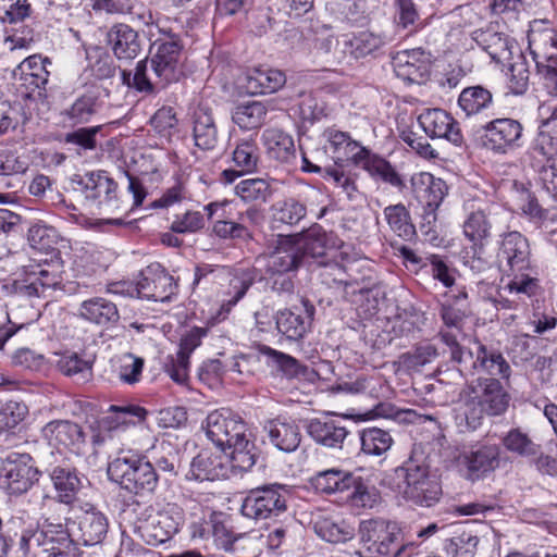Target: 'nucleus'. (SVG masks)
<instances>
[{"label":"nucleus","mask_w":557,"mask_h":557,"mask_svg":"<svg viewBox=\"0 0 557 557\" xmlns=\"http://www.w3.org/2000/svg\"><path fill=\"white\" fill-rule=\"evenodd\" d=\"M107 473L110 481L135 495L152 494L159 483L153 463L132 451L120 453L109 462Z\"/></svg>","instance_id":"nucleus-1"},{"label":"nucleus","mask_w":557,"mask_h":557,"mask_svg":"<svg viewBox=\"0 0 557 557\" xmlns=\"http://www.w3.org/2000/svg\"><path fill=\"white\" fill-rule=\"evenodd\" d=\"M360 557H399L405 549L397 522L381 518L364 520L359 525Z\"/></svg>","instance_id":"nucleus-2"},{"label":"nucleus","mask_w":557,"mask_h":557,"mask_svg":"<svg viewBox=\"0 0 557 557\" xmlns=\"http://www.w3.org/2000/svg\"><path fill=\"white\" fill-rule=\"evenodd\" d=\"M290 490L283 484H264L249 490L242 502L240 512L255 521L276 519L287 511Z\"/></svg>","instance_id":"nucleus-3"},{"label":"nucleus","mask_w":557,"mask_h":557,"mask_svg":"<svg viewBox=\"0 0 557 557\" xmlns=\"http://www.w3.org/2000/svg\"><path fill=\"white\" fill-rule=\"evenodd\" d=\"M395 473L403 480L398 487L406 499L425 507L438 500L442 488L437 480L430 475L426 465L409 460L397 468Z\"/></svg>","instance_id":"nucleus-4"},{"label":"nucleus","mask_w":557,"mask_h":557,"mask_svg":"<svg viewBox=\"0 0 557 557\" xmlns=\"http://www.w3.org/2000/svg\"><path fill=\"white\" fill-rule=\"evenodd\" d=\"M458 374L463 377L479 374V376L508 381L511 367L498 349L476 342L471 351L463 355L462 367Z\"/></svg>","instance_id":"nucleus-5"},{"label":"nucleus","mask_w":557,"mask_h":557,"mask_svg":"<svg viewBox=\"0 0 557 557\" xmlns=\"http://www.w3.org/2000/svg\"><path fill=\"white\" fill-rule=\"evenodd\" d=\"M49 478L57 492V496L52 497L45 492H34L33 497L38 498L39 510L44 511L55 503L64 505H73L77 500V494L84 488L87 479L79 475L75 468L70 466H54L48 469Z\"/></svg>","instance_id":"nucleus-6"},{"label":"nucleus","mask_w":557,"mask_h":557,"mask_svg":"<svg viewBox=\"0 0 557 557\" xmlns=\"http://www.w3.org/2000/svg\"><path fill=\"white\" fill-rule=\"evenodd\" d=\"M414 198L422 208V227L432 231L437 220V209L447 195L446 183L430 173L421 172L411 177Z\"/></svg>","instance_id":"nucleus-7"},{"label":"nucleus","mask_w":557,"mask_h":557,"mask_svg":"<svg viewBox=\"0 0 557 557\" xmlns=\"http://www.w3.org/2000/svg\"><path fill=\"white\" fill-rule=\"evenodd\" d=\"M40 474L30 455L11 453L2 463L0 485L11 495H22L30 490Z\"/></svg>","instance_id":"nucleus-8"},{"label":"nucleus","mask_w":557,"mask_h":557,"mask_svg":"<svg viewBox=\"0 0 557 557\" xmlns=\"http://www.w3.org/2000/svg\"><path fill=\"white\" fill-rule=\"evenodd\" d=\"M247 433L245 421L228 409L214 410L206 419L207 437L222 451L243 440Z\"/></svg>","instance_id":"nucleus-9"},{"label":"nucleus","mask_w":557,"mask_h":557,"mask_svg":"<svg viewBox=\"0 0 557 557\" xmlns=\"http://www.w3.org/2000/svg\"><path fill=\"white\" fill-rule=\"evenodd\" d=\"M522 124L515 119H495L483 126L482 144L485 148L506 154L521 147Z\"/></svg>","instance_id":"nucleus-10"},{"label":"nucleus","mask_w":557,"mask_h":557,"mask_svg":"<svg viewBox=\"0 0 557 557\" xmlns=\"http://www.w3.org/2000/svg\"><path fill=\"white\" fill-rule=\"evenodd\" d=\"M183 517L176 506L158 511L135 528L138 536L148 545L158 546L168 542L180 530Z\"/></svg>","instance_id":"nucleus-11"},{"label":"nucleus","mask_w":557,"mask_h":557,"mask_svg":"<svg viewBox=\"0 0 557 557\" xmlns=\"http://www.w3.org/2000/svg\"><path fill=\"white\" fill-rule=\"evenodd\" d=\"M497 260L506 272L531 270V248L528 238L518 231L500 235Z\"/></svg>","instance_id":"nucleus-12"},{"label":"nucleus","mask_w":557,"mask_h":557,"mask_svg":"<svg viewBox=\"0 0 557 557\" xmlns=\"http://www.w3.org/2000/svg\"><path fill=\"white\" fill-rule=\"evenodd\" d=\"M177 284L160 263H151L140 272L137 295L148 300L165 302L176 294Z\"/></svg>","instance_id":"nucleus-13"},{"label":"nucleus","mask_w":557,"mask_h":557,"mask_svg":"<svg viewBox=\"0 0 557 557\" xmlns=\"http://www.w3.org/2000/svg\"><path fill=\"white\" fill-rule=\"evenodd\" d=\"M44 438L58 450H67L75 455L85 451L86 434L83 428L71 420H52L41 430Z\"/></svg>","instance_id":"nucleus-14"},{"label":"nucleus","mask_w":557,"mask_h":557,"mask_svg":"<svg viewBox=\"0 0 557 557\" xmlns=\"http://www.w3.org/2000/svg\"><path fill=\"white\" fill-rule=\"evenodd\" d=\"M469 389L485 408L487 416L499 417L507 411L511 397L499 379L478 376L471 381Z\"/></svg>","instance_id":"nucleus-15"},{"label":"nucleus","mask_w":557,"mask_h":557,"mask_svg":"<svg viewBox=\"0 0 557 557\" xmlns=\"http://www.w3.org/2000/svg\"><path fill=\"white\" fill-rule=\"evenodd\" d=\"M156 51L151 55V66L156 67L157 77L171 83L181 77L182 45L176 35L171 34L169 40H156L152 45Z\"/></svg>","instance_id":"nucleus-16"},{"label":"nucleus","mask_w":557,"mask_h":557,"mask_svg":"<svg viewBox=\"0 0 557 557\" xmlns=\"http://www.w3.org/2000/svg\"><path fill=\"white\" fill-rule=\"evenodd\" d=\"M59 261L48 263L46 260L25 268L28 276L26 283L15 282V290L25 296H41L47 289H54L62 282Z\"/></svg>","instance_id":"nucleus-17"},{"label":"nucleus","mask_w":557,"mask_h":557,"mask_svg":"<svg viewBox=\"0 0 557 557\" xmlns=\"http://www.w3.org/2000/svg\"><path fill=\"white\" fill-rule=\"evenodd\" d=\"M290 236L296 247L299 248L305 264L310 259L323 258L327 249L339 248L343 244L335 234L325 232L319 224H313L306 231Z\"/></svg>","instance_id":"nucleus-18"},{"label":"nucleus","mask_w":557,"mask_h":557,"mask_svg":"<svg viewBox=\"0 0 557 557\" xmlns=\"http://www.w3.org/2000/svg\"><path fill=\"white\" fill-rule=\"evenodd\" d=\"M418 123L431 138H442L461 146L463 136L459 123L443 109H426L418 117Z\"/></svg>","instance_id":"nucleus-19"},{"label":"nucleus","mask_w":557,"mask_h":557,"mask_svg":"<svg viewBox=\"0 0 557 557\" xmlns=\"http://www.w3.org/2000/svg\"><path fill=\"white\" fill-rule=\"evenodd\" d=\"M78 509L81 513L75 516L79 532L78 540L85 546L101 544L108 534V518L89 503H84Z\"/></svg>","instance_id":"nucleus-20"},{"label":"nucleus","mask_w":557,"mask_h":557,"mask_svg":"<svg viewBox=\"0 0 557 557\" xmlns=\"http://www.w3.org/2000/svg\"><path fill=\"white\" fill-rule=\"evenodd\" d=\"M193 537L212 539L215 545L224 550H231L237 535L227 525L223 512L209 511L201 522L193 523Z\"/></svg>","instance_id":"nucleus-21"},{"label":"nucleus","mask_w":557,"mask_h":557,"mask_svg":"<svg viewBox=\"0 0 557 557\" xmlns=\"http://www.w3.org/2000/svg\"><path fill=\"white\" fill-rule=\"evenodd\" d=\"M394 71L403 81L422 83L430 74V53L423 49H412L397 52L393 59Z\"/></svg>","instance_id":"nucleus-22"},{"label":"nucleus","mask_w":557,"mask_h":557,"mask_svg":"<svg viewBox=\"0 0 557 557\" xmlns=\"http://www.w3.org/2000/svg\"><path fill=\"white\" fill-rule=\"evenodd\" d=\"M304 264L293 237L280 236L274 250L267 257L265 271L269 274H285L297 271Z\"/></svg>","instance_id":"nucleus-23"},{"label":"nucleus","mask_w":557,"mask_h":557,"mask_svg":"<svg viewBox=\"0 0 557 557\" xmlns=\"http://www.w3.org/2000/svg\"><path fill=\"white\" fill-rule=\"evenodd\" d=\"M185 476L187 480L200 482L226 479L230 476L226 457L222 454L202 450L191 460Z\"/></svg>","instance_id":"nucleus-24"},{"label":"nucleus","mask_w":557,"mask_h":557,"mask_svg":"<svg viewBox=\"0 0 557 557\" xmlns=\"http://www.w3.org/2000/svg\"><path fill=\"white\" fill-rule=\"evenodd\" d=\"M302 306L304 312L285 309L276 314V327L289 341L301 339L311 326L314 306L306 299H302Z\"/></svg>","instance_id":"nucleus-25"},{"label":"nucleus","mask_w":557,"mask_h":557,"mask_svg":"<svg viewBox=\"0 0 557 557\" xmlns=\"http://www.w3.org/2000/svg\"><path fill=\"white\" fill-rule=\"evenodd\" d=\"M77 315L86 322L104 329L114 327L120 321L116 305L104 297H92L84 300L78 307Z\"/></svg>","instance_id":"nucleus-26"},{"label":"nucleus","mask_w":557,"mask_h":557,"mask_svg":"<svg viewBox=\"0 0 557 557\" xmlns=\"http://www.w3.org/2000/svg\"><path fill=\"white\" fill-rule=\"evenodd\" d=\"M7 532L14 539H18L17 544L20 550L24 555H28L37 548L45 552V543L41 528L33 522L26 520L22 516H13L5 523Z\"/></svg>","instance_id":"nucleus-27"},{"label":"nucleus","mask_w":557,"mask_h":557,"mask_svg":"<svg viewBox=\"0 0 557 557\" xmlns=\"http://www.w3.org/2000/svg\"><path fill=\"white\" fill-rule=\"evenodd\" d=\"M306 430L317 444L327 448H342L349 433L338 420L327 417L309 420Z\"/></svg>","instance_id":"nucleus-28"},{"label":"nucleus","mask_w":557,"mask_h":557,"mask_svg":"<svg viewBox=\"0 0 557 557\" xmlns=\"http://www.w3.org/2000/svg\"><path fill=\"white\" fill-rule=\"evenodd\" d=\"M107 40L119 60H133L141 51V40L138 33L127 24L113 25L107 34Z\"/></svg>","instance_id":"nucleus-29"},{"label":"nucleus","mask_w":557,"mask_h":557,"mask_svg":"<svg viewBox=\"0 0 557 557\" xmlns=\"http://www.w3.org/2000/svg\"><path fill=\"white\" fill-rule=\"evenodd\" d=\"M270 443L284 453L295 451L301 442V433L297 423L293 420L273 419L264 424Z\"/></svg>","instance_id":"nucleus-30"},{"label":"nucleus","mask_w":557,"mask_h":557,"mask_svg":"<svg viewBox=\"0 0 557 557\" xmlns=\"http://www.w3.org/2000/svg\"><path fill=\"white\" fill-rule=\"evenodd\" d=\"M47 65H51V61L48 58L34 54L26 58L14 71V76H18L21 85L26 89H38V95L41 96V90L46 89V85L49 82V71Z\"/></svg>","instance_id":"nucleus-31"},{"label":"nucleus","mask_w":557,"mask_h":557,"mask_svg":"<svg viewBox=\"0 0 557 557\" xmlns=\"http://www.w3.org/2000/svg\"><path fill=\"white\" fill-rule=\"evenodd\" d=\"M195 146L205 151L214 150L220 141L218 126L209 108L199 106L193 113Z\"/></svg>","instance_id":"nucleus-32"},{"label":"nucleus","mask_w":557,"mask_h":557,"mask_svg":"<svg viewBox=\"0 0 557 557\" xmlns=\"http://www.w3.org/2000/svg\"><path fill=\"white\" fill-rule=\"evenodd\" d=\"M233 162L239 170L227 169L222 172L224 183L231 184L244 174L253 173L258 169L259 149L253 140H242L233 151Z\"/></svg>","instance_id":"nucleus-33"},{"label":"nucleus","mask_w":557,"mask_h":557,"mask_svg":"<svg viewBox=\"0 0 557 557\" xmlns=\"http://www.w3.org/2000/svg\"><path fill=\"white\" fill-rule=\"evenodd\" d=\"M122 82L128 87L145 94H153L170 84L161 77H157L156 67L151 66L148 59L137 63L134 74L126 70L122 71Z\"/></svg>","instance_id":"nucleus-34"},{"label":"nucleus","mask_w":557,"mask_h":557,"mask_svg":"<svg viewBox=\"0 0 557 557\" xmlns=\"http://www.w3.org/2000/svg\"><path fill=\"white\" fill-rule=\"evenodd\" d=\"M148 411L137 405H111L108 414L100 419V426L106 432L124 431L146 420Z\"/></svg>","instance_id":"nucleus-35"},{"label":"nucleus","mask_w":557,"mask_h":557,"mask_svg":"<svg viewBox=\"0 0 557 557\" xmlns=\"http://www.w3.org/2000/svg\"><path fill=\"white\" fill-rule=\"evenodd\" d=\"M86 199L98 200L99 206H110L116 198L117 184L106 172H92L78 181Z\"/></svg>","instance_id":"nucleus-36"},{"label":"nucleus","mask_w":557,"mask_h":557,"mask_svg":"<svg viewBox=\"0 0 557 557\" xmlns=\"http://www.w3.org/2000/svg\"><path fill=\"white\" fill-rule=\"evenodd\" d=\"M461 460L468 470V476L476 480L498 467L499 448L496 445H484L475 450L463 453Z\"/></svg>","instance_id":"nucleus-37"},{"label":"nucleus","mask_w":557,"mask_h":557,"mask_svg":"<svg viewBox=\"0 0 557 557\" xmlns=\"http://www.w3.org/2000/svg\"><path fill=\"white\" fill-rule=\"evenodd\" d=\"M261 140L269 158L281 163H292L296 159L295 143L288 133L280 128H267Z\"/></svg>","instance_id":"nucleus-38"},{"label":"nucleus","mask_w":557,"mask_h":557,"mask_svg":"<svg viewBox=\"0 0 557 557\" xmlns=\"http://www.w3.org/2000/svg\"><path fill=\"white\" fill-rule=\"evenodd\" d=\"M359 158L355 162L356 166L362 168L372 177L380 178L394 187H403L404 182L400 175L395 171L388 161L373 153L370 149L359 150Z\"/></svg>","instance_id":"nucleus-39"},{"label":"nucleus","mask_w":557,"mask_h":557,"mask_svg":"<svg viewBox=\"0 0 557 557\" xmlns=\"http://www.w3.org/2000/svg\"><path fill=\"white\" fill-rule=\"evenodd\" d=\"M323 135L329 144V149L333 153L335 163H344L346 161H350L355 164L361 154L359 153V150H363L366 148L358 141L354 140L346 132H342L335 128H327Z\"/></svg>","instance_id":"nucleus-40"},{"label":"nucleus","mask_w":557,"mask_h":557,"mask_svg":"<svg viewBox=\"0 0 557 557\" xmlns=\"http://www.w3.org/2000/svg\"><path fill=\"white\" fill-rule=\"evenodd\" d=\"M228 459H226L231 472H246L250 470L257 460L258 449L255 442L250 438L248 432L228 448Z\"/></svg>","instance_id":"nucleus-41"},{"label":"nucleus","mask_w":557,"mask_h":557,"mask_svg":"<svg viewBox=\"0 0 557 557\" xmlns=\"http://www.w3.org/2000/svg\"><path fill=\"white\" fill-rule=\"evenodd\" d=\"M478 45L488 53L491 59L500 63L511 54V44L506 35L487 28L475 33L474 37Z\"/></svg>","instance_id":"nucleus-42"},{"label":"nucleus","mask_w":557,"mask_h":557,"mask_svg":"<svg viewBox=\"0 0 557 557\" xmlns=\"http://www.w3.org/2000/svg\"><path fill=\"white\" fill-rule=\"evenodd\" d=\"M355 482V475L337 469H329L319 472L312 479V485L320 493H345L350 491Z\"/></svg>","instance_id":"nucleus-43"},{"label":"nucleus","mask_w":557,"mask_h":557,"mask_svg":"<svg viewBox=\"0 0 557 557\" xmlns=\"http://www.w3.org/2000/svg\"><path fill=\"white\" fill-rule=\"evenodd\" d=\"M488 215L490 212L479 209L469 213L463 222V234L473 247L482 248L491 237L492 224Z\"/></svg>","instance_id":"nucleus-44"},{"label":"nucleus","mask_w":557,"mask_h":557,"mask_svg":"<svg viewBox=\"0 0 557 557\" xmlns=\"http://www.w3.org/2000/svg\"><path fill=\"white\" fill-rule=\"evenodd\" d=\"M313 530L318 536L330 543H345L354 536V528L348 523L336 522L330 517L320 516L313 522Z\"/></svg>","instance_id":"nucleus-45"},{"label":"nucleus","mask_w":557,"mask_h":557,"mask_svg":"<svg viewBox=\"0 0 557 557\" xmlns=\"http://www.w3.org/2000/svg\"><path fill=\"white\" fill-rule=\"evenodd\" d=\"M383 213L394 234L405 240L413 238L416 228L411 222L409 211L403 203L387 206Z\"/></svg>","instance_id":"nucleus-46"},{"label":"nucleus","mask_w":557,"mask_h":557,"mask_svg":"<svg viewBox=\"0 0 557 557\" xmlns=\"http://www.w3.org/2000/svg\"><path fill=\"white\" fill-rule=\"evenodd\" d=\"M286 83L285 74L275 69H258L248 77V87L255 94H273Z\"/></svg>","instance_id":"nucleus-47"},{"label":"nucleus","mask_w":557,"mask_h":557,"mask_svg":"<svg viewBox=\"0 0 557 557\" xmlns=\"http://www.w3.org/2000/svg\"><path fill=\"white\" fill-rule=\"evenodd\" d=\"M384 40L370 32H361L351 37L344 36L343 39V53H349L355 59L363 58L375 50H377Z\"/></svg>","instance_id":"nucleus-48"},{"label":"nucleus","mask_w":557,"mask_h":557,"mask_svg":"<svg viewBox=\"0 0 557 557\" xmlns=\"http://www.w3.org/2000/svg\"><path fill=\"white\" fill-rule=\"evenodd\" d=\"M99 109L98 96L92 91H87L75 99L71 107L65 110L64 115L73 124H85L91 121Z\"/></svg>","instance_id":"nucleus-49"},{"label":"nucleus","mask_w":557,"mask_h":557,"mask_svg":"<svg viewBox=\"0 0 557 557\" xmlns=\"http://www.w3.org/2000/svg\"><path fill=\"white\" fill-rule=\"evenodd\" d=\"M535 150L547 159L557 157V113L553 112L547 119H543L539 125L535 139Z\"/></svg>","instance_id":"nucleus-50"},{"label":"nucleus","mask_w":557,"mask_h":557,"mask_svg":"<svg viewBox=\"0 0 557 557\" xmlns=\"http://www.w3.org/2000/svg\"><path fill=\"white\" fill-rule=\"evenodd\" d=\"M261 355L267 356L275 364L277 371L287 379L306 376L308 367L301 364L296 358L282 351L275 350L269 346L262 345L259 348Z\"/></svg>","instance_id":"nucleus-51"},{"label":"nucleus","mask_w":557,"mask_h":557,"mask_svg":"<svg viewBox=\"0 0 557 557\" xmlns=\"http://www.w3.org/2000/svg\"><path fill=\"white\" fill-rule=\"evenodd\" d=\"M492 101V92L480 85L465 88L458 98V104L467 115L480 113L487 109Z\"/></svg>","instance_id":"nucleus-52"},{"label":"nucleus","mask_w":557,"mask_h":557,"mask_svg":"<svg viewBox=\"0 0 557 557\" xmlns=\"http://www.w3.org/2000/svg\"><path fill=\"white\" fill-rule=\"evenodd\" d=\"M502 443L508 451L525 458L535 457L541 450V445L520 428L509 430L502 438Z\"/></svg>","instance_id":"nucleus-53"},{"label":"nucleus","mask_w":557,"mask_h":557,"mask_svg":"<svg viewBox=\"0 0 557 557\" xmlns=\"http://www.w3.org/2000/svg\"><path fill=\"white\" fill-rule=\"evenodd\" d=\"M361 450L369 456H382L393 445L391 433L381 428H367L360 432Z\"/></svg>","instance_id":"nucleus-54"},{"label":"nucleus","mask_w":557,"mask_h":557,"mask_svg":"<svg viewBox=\"0 0 557 557\" xmlns=\"http://www.w3.org/2000/svg\"><path fill=\"white\" fill-rule=\"evenodd\" d=\"M267 108L259 101L239 104L235 108L232 119L235 124L244 129L260 127L265 120Z\"/></svg>","instance_id":"nucleus-55"},{"label":"nucleus","mask_w":557,"mask_h":557,"mask_svg":"<svg viewBox=\"0 0 557 557\" xmlns=\"http://www.w3.org/2000/svg\"><path fill=\"white\" fill-rule=\"evenodd\" d=\"M28 242L30 246L40 251L46 252L53 258L59 252L57 245L59 235L54 227L44 225V224H34L28 230Z\"/></svg>","instance_id":"nucleus-56"},{"label":"nucleus","mask_w":557,"mask_h":557,"mask_svg":"<svg viewBox=\"0 0 557 557\" xmlns=\"http://www.w3.org/2000/svg\"><path fill=\"white\" fill-rule=\"evenodd\" d=\"M320 264L324 265V272L322 276L326 280L327 277H332L333 282L344 286H358L359 293L370 292L372 289V284L369 282L364 284V278L362 282L351 275V271L354 270L352 265L343 267L336 262H323L319 261Z\"/></svg>","instance_id":"nucleus-57"},{"label":"nucleus","mask_w":557,"mask_h":557,"mask_svg":"<svg viewBox=\"0 0 557 557\" xmlns=\"http://www.w3.org/2000/svg\"><path fill=\"white\" fill-rule=\"evenodd\" d=\"M212 232L221 239L249 242L253 238L251 230H247L244 223L228 220L224 213L213 221Z\"/></svg>","instance_id":"nucleus-58"},{"label":"nucleus","mask_w":557,"mask_h":557,"mask_svg":"<svg viewBox=\"0 0 557 557\" xmlns=\"http://www.w3.org/2000/svg\"><path fill=\"white\" fill-rule=\"evenodd\" d=\"M307 214V208L295 198H287L272 206V216L276 222L288 225L299 223Z\"/></svg>","instance_id":"nucleus-59"},{"label":"nucleus","mask_w":557,"mask_h":557,"mask_svg":"<svg viewBox=\"0 0 557 557\" xmlns=\"http://www.w3.org/2000/svg\"><path fill=\"white\" fill-rule=\"evenodd\" d=\"M235 194L245 202H265L272 195L270 184L263 178H247L235 186Z\"/></svg>","instance_id":"nucleus-60"},{"label":"nucleus","mask_w":557,"mask_h":557,"mask_svg":"<svg viewBox=\"0 0 557 557\" xmlns=\"http://www.w3.org/2000/svg\"><path fill=\"white\" fill-rule=\"evenodd\" d=\"M40 528L46 553L57 550L55 546L69 547L70 543L73 542L66 527L62 523H54L45 519Z\"/></svg>","instance_id":"nucleus-61"},{"label":"nucleus","mask_w":557,"mask_h":557,"mask_svg":"<svg viewBox=\"0 0 557 557\" xmlns=\"http://www.w3.org/2000/svg\"><path fill=\"white\" fill-rule=\"evenodd\" d=\"M312 34L310 36L311 48L323 54H330L339 45L338 39L332 33V27L319 20L311 18Z\"/></svg>","instance_id":"nucleus-62"},{"label":"nucleus","mask_w":557,"mask_h":557,"mask_svg":"<svg viewBox=\"0 0 557 557\" xmlns=\"http://www.w3.org/2000/svg\"><path fill=\"white\" fill-rule=\"evenodd\" d=\"M251 285L252 280L247 277L235 276L230 281L227 298L223 299L218 312L219 320H224L227 317Z\"/></svg>","instance_id":"nucleus-63"},{"label":"nucleus","mask_w":557,"mask_h":557,"mask_svg":"<svg viewBox=\"0 0 557 557\" xmlns=\"http://www.w3.org/2000/svg\"><path fill=\"white\" fill-rule=\"evenodd\" d=\"M508 273L512 275L511 281L507 285L511 293L524 294L528 297L535 296L540 293L541 285L533 267H531V270Z\"/></svg>","instance_id":"nucleus-64"}]
</instances>
